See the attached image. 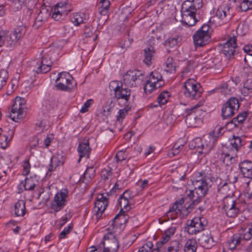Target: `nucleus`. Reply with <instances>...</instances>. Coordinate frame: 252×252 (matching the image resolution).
Segmentation results:
<instances>
[{"label":"nucleus","mask_w":252,"mask_h":252,"mask_svg":"<svg viewBox=\"0 0 252 252\" xmlns=\"http://www.w3.org/2000/svg\"><path fill=\"white\" fill-rule=\"evenodd\" d=\"M129 192V190H126L119 197L118 199V202L121 207V211H123V209H126V210H128L129 209V206H128V199L131 198V196L128 195L126 196V194H128Z\"/></svg>","instance_id":"nucleus-30"},{"label":"nucleus","mask_w":252,"mask_h":252,"mask_svg":"<svg viewBox=\"0 0 252 252\" xmlns=\"http://www.w3.org/2000/svg\"><path fill=\"white\" fill-rule=\"evenodd\" d=\"M173 37H168L165 40V41L163 43L165 47L166 48V51L168 53H170V52L172 51V50L171 49L172 48V47L173 46Z\"/></svg>","instance_id":"nucleus-50"},{"label":"nucleus","mask_w":252,"mask_h":252,"mask_svg":"<svg viewBox=\"0 0 252 252\" xmlns=\"http://www.w3.org/2000/svg\"><path fill=\"white\" fill-rule=\"evenodd\" d=\"M164 70L167 72L171 73L173 68V58L167 57L164 63Z\"/></svg>","instance_id":"nucleus-41"},{"label":"nucleus","mask_w":252,"mask_h":252,"mask_svg":"<svg viewBox=\"0 0 252 252\" xmlns=\"http://www.w3.org/2000/svg\"><path fill=\"white\" fill-rule=\"evenodd\" d=\"M188 95L193 99H197L201 96L203 92L200 84L193 79H189L184 85Z\"/></svg>","instance_id":"nucleus-7"},{"label":"nucleus","mask_w":252,"mask_h":252,"mask_svg":"<svg viewBox=\"0 0 252 252\" xmlns=\"http://www.w3.org/2000/svg\"><path fill=\"white\" fill-rule=\"evenodd\" d=\"M111 171L110 170H105L101 173V178L104 180H108L111 176Z\"/></svg>","instance_id":"nucleus-59"},{"label":"nucleus","mask_w":252,"mask_h":252,"mask_svg":"<svg viewBox=\"0 0 252 252\" xmlns=\"http://www.w3.org/2000/svg\"><path fill=\"white\" fill-rule=\"evenodd\" d=\"M187 225V231L191 234H195L204 229V225L199 218H194L189 221Z\"/></svg>","instance_id":"nucleus-16"},{"label":"nucleus","mask_w":252,"mask_h":252,"mask_svg":"<svg viewBox=\"0 0 252 252\" xmlns=\"http://www.w3.org/2000/svg\"><path fill=\"white\" fill-rule=\"evenodd\" d=\"M182 6L185 7L186 9H189L194 12L202 6V0H187L182 4Z\"/></svg>","instance_id":"nucleus-21"},{"label":"nucleus","mask_w":252,"mask_h":252,"mask_svg":"<svg viewBox=\"0 0 252 252\" xmlns=\"http://www.w3.org/2000/svg\"><path fill=\"white\" fill-rule=\"evenodd\" d=\"M109 87L111 91H114L115 97L120 105H129L130 90L128 88H124L122 82L117 81H111Z\"/></svg>","instance_id":"nucleus-1"},{"label":"nucleus","mask_w":252,"mask_h":252,"mask_svg":"<svg viewBox=\"0 0 252 252\" xmlns=\"http://www.w3.org/2000/svg\"><path fill=\"white\" fill-rule=\"evenodd\" d=\"M252 238V227L250 226L245 229L242 233L233 235L231 239L228 241V248L231 250H234L237 246L242 245L243 241L250 240Z\"/></svg>","instance_id":"nucleus-6"},{"label":"nucleus","mask_w":252,"mask_h":252,"mask_svg":"<svg viewBox=\"0 0 252 252\" xmlns=\"http://www.w3.org/2000/svg\"><path fill=\"white\" fill-rule=\"evenodd\" d=\"M237 46L236 37L233 36L224 44L222 51L225 56L229 59L234 55L235 52V49Z\"/></svg>","instance_id":"nucleus-15"},{"label":"nucleus","mask_w":252,"mask_h":252,"mask_svg":"<svg viewBox=\"0 0 252 252\" xmlns=\"http://www.w3.org/2000/svg\"><path fill=\"white\" fill-rule=\"evenodd\" d=\"M233 159L232 157H230V155L228 154H225L224 155L223 159L222 161L224 164H225L226 165H229V163H231V160Z\"/></svg>","instance_id":"nucleus-60"},{"label":"nucleus","mask_w":252,"mask_h":252,"mask_svg":"<svg viewBox=\"0 0 252 252\" xmlns=\"http://www.w3.org/2000/svg\"><path fill=\"white\" fill-rule=\"evenodd\" d=\"M170 96L168 91H165L162 92L157 98V101L160 105L165 104L168 100V98Z\"/></svg>","instance_id":"nucleus-40"},{"label":"nucleus","mask_w":252,"mask_h":252,"mask_svg":"<svg viewBox=\"0 0 252 252\" xmlns=\"http://www.w3.org/2000/svg\"><path fill=\"white\" fill-rule=\"evenodd\" d=\"M221 89L223 90L222 92L224 94H230L231 92V89H228V84H224L221 86Z\"/></svg>","instance_id":"nucleus-64"},{"label":"nucleus","mask_w":252,"mask_h":252,"mask_svg":"<svg viewBox=\"0 0 252 252\" xmlns=\"http://www.w3.org/2000/svg\"><path fill=\"white\" fill-rule=\"evenodd\" d=\"M195 14V12L189 9H186L185 7L182 6L180 13H176L174 16V19L177 23V28L179 30L181 29L180 26H178V22H181L183 26H187L188 27L194 25L197 22Z\"/></svg>","instance_id":"nucleus-2"},{"label":"nucleus","mask_w":252,"mask_h":252,"mask_svg":"<svg viewBox=\"0 0 252 252\" xmlns=\"http://www.w3.org/2000/svg\"><path fill=\"white\" fill-rule=\"evenodd\" d=\"M240 170L246 178H252V162L249 160L244 161L239 164Z\"/></svg>","instance_id":"nucleus-23"},{"label":"nucleus","mask_w":252,"mask_h":252,"mask_svg":"<svg viewBox=\"0 0 252 252\" xmlns=\"http://www.w3.org/2000/svg\"><path fill=\"white\" fill-rule=\"evenodd\" d=\"M8 77V72L6 70L4 69L0 70V90L5 85Z\"/></svg>","instance_id":"nucleus-43"},{"label":"nucleus","mask_w":252,"mask_h":252,"mask_svg":"<svg viewBox=\"0 0 252 252\" xmlns=\"http://www.w3.org/2000/svg\"><path fill=\"white\" fill-rule=\"evenodd\" d=\"M209 29L210 27L208 25L204 24L198 31L200 32L205 34H210L209 32Z\"/></svg>","instance_id":"nucleus-61"},{"label":"nucleus","mask_w":252,"mask_h":252,"mask_svg":"<svg viewBox=\"0 0 252 252\" xmlns=\"http://www.w3.org/2000/svg\"><path fill=\"white\" fill-rule=\"evenodd\" d=\"M108 194H106V195H104V194H101L99 197H97L94 203V208L97 209L95 215L97 218L101 216L106 209L108 203Z\"/></svg>","instance_id":"nucleus-12"},{"label":"nucleus","mask_w":252,"mask_h":252,"mask_svg":"<svg viewBox=\"0 0 252 252\" xmlns=\"http://www.w3.org/2000/svg\"><path fill=\"white\" fill-rule=\"evenodd\" d=\"M23 28L18 27L5 35L7 46L15 44L21 37Z\"/></svg>","instance_id":"nucleus-17"},{"label":"nucleus","mask_w":252,"mask_h":252,"mask_svg":"<svg viewBox=\"0 0 252 252\" xmlns=\"http://www.w3.org/2000/svg\"><path fill=\"white\" fill-rule=\"evenodd\" d=\"M6 42L5 33L4 31H0V47Z\"/></svg>","instance_id":"nucleus-63"},{"label":"nucleus","mask_w":252,"mask_h":252,"mask_svg":"<svg viewBox=\"0 0 252 252\" xmlns=\"http://www.w3.org/2000/svg\"><path fill=\"white\" fill-rule=\"evenodd\" d=\"M173 236V228L172 227L167 229L163 234L161 241L157 243V248L152 250V252H158L159 248L165 243H167Z\"/></svg>","instance_id":"nucleus-24"},{"label":"nucleus","mask_w":252,"mask_h":252,"mask_svg":"<svg viewBox=\"0 0 252 252\" xmlns=\"http://www.w3.org/2000/svg\"><path fill=\"white\" fill-rule=\"evenodd\" d=\"M51 67V66L48 64H40L37 69L36 72L37 73H45L50 70Z\"/></svg>","instance_id":"nucleus-51"},{"label":"nucleus","mask_w":252,"mask_h":252,"mask_svg":"<svg viewBox=\"0 0 252 252\" xmlns=\"http://www.w3.org/2000/svg\"><path fill=\"white\" fill-rule=\"evenodd\" d=\"M115 106V103L112 98L107 100L106 104L103 107L104 109V111L106 112V116H110L111 113Z\"/></svg>","instance_id":"nucleus-42"},{"label":"nucleus","mask_w":252,"mask_h":252,"mask_svg":"<svg viewBox=\"0 0 252 252\" xmlns=\"http://www.w3.org/2000/svg\"><path fill=\"white\" fill-rule=\"evenodd\" d=\"M144 62L148 65L152 63V61L154 60L155 50L154 48L150 46L146 48L144 50Z\"/></svg>","instance_id":"nucleus-28"},{"label":"nucleus","mask_w":252,"mask_h":252,"mask_svg":"<svg viewBox=\"0 0 252 252\" xmlns=\"http://www.w3.org/2000/svg\"><path fill=\"white\" fill-rule=\"evenodd\" d=\"M51 15V8L50 7H42L35 19L34 26L38 27L41 26L44 21H46Z\"/></svg>","instance_id":"nucleus-18"},{"label":"nucleus","mask_w":252,"mask_h":252,"mask_svg":"<svg viewBox=\"0 0 252 252\" xmlns=\"http://www.w3.org/2000/svg\"><path fill=\"white\" fill-rule=\"evenodd\" d=\"M39 138L38 137H34L32 141L30 143V147L31 149L34 148L37 145H39Z\"/></svg>","instance_id":"nucleus-62"},{"label":"nucleus","mask_w":252,"mask_h":252,"mask_svg":"<svg viewBox=\"0 0 252 252\" xmlns=\"http://www.w3.org/2000/svg\"><path fill=\"white\" fill-rule=\"evenodd\" d=\"M193 42L196 47L203 46L207 44L210 40V34H205L197 31L193 36Z\"/></svg>","instance_id":"nucleus-19"},{"label":"nucleus","mask_w":252,"mask_h":252,"mask_svg":"<svg viewBox=\"0 0 252 252\" xmlns=\"http://www.w3.org/2000/svg\"><path fill=\"white\" fill-rule=\"evenodd\" d=\"M99 5H100L99 8H101L100 13L103 15H106L110 6V1L108 0H100Z\"/></svg>","instance_id":"nucleus-39"},{"label":"nucleus","mask_w":252,"mask_h":252,"mask_svg":"<svg viewBox=\"0 0 252 252\" xmlns=\"http://www.w3.org/2000/svg\"><path fill=\"white\" fill-rule=\"evenodd\" d=\"M197 248V244L194 239H190L186 242L184 252H195Z\"/></svg>","instance_id":"nucleus-36"},{"label":"nucleus","mask_w":252,"mask_h":252,"mask_svg":"<svg viewBox=\"0 0 252 252\" xmlns=\"http://www.w3.org/2000/svg\"><path fill=\"white\" fill-rule=\"evenodd\" d=\"M148 80L152 82V83L157 84L158 88H160L163 85L161 75L159 72L156 70L152 71L150 73Z\"/></svg>","instance_id":"nucleus-29"},{"label":"nucleus","mask_w":252,"mask_h":252,"mask_svg":"<svg viewBox=\"0 0 252 252\" xmlns=\"http://www.w3.org/2000/svg\"><path fill=\"white\" fill-rule=\"evenodd\" d=\"M84 19L80 14L75 13L71 17V22L76 26L83 23Z\"/></svg>","instance_id":"nucleus-46"},{"label":"nucleus","mask_w":252,"mask_h":252,"mask_svg":"<svg viewBox=\"0 0 252 252\" xmlns=\"http://www.w3.org/2000/svg\"><path fill=\"white\" fill-rule=\"evenodd\" d=\"M230 6L228 5L224 8L220 7L216 11V15L221 19H225V20L230 19L232 13L230 12Z\"/></svg>","instance_id":"nucleus-27"},{"label":"nucleus","mask_w":252,"mask_h":252,"mask_svg":"<svg viewBox=\"0 0 252 252\" xmlns=\"http://www.w3.org/2000/svg\"><path fill=\"white\" fill-rule=\"evenodd\" d=\"M239 107L238 100L230 98L223 106L221 110L223 119L232 117Z\"/></svg>","instance_id":"nucleus-9"},{"label":"nucleus","mask_w":252,"mask_h":252,"mask_svg":"<svg viewBox=\"0 0 252 252\" xmlns=\"http://www.w3.org/2000/svg\"><path fill=\"white\" fill-rule=\"evenodd\" d=\"M67 194L68 191L66 189H63L60 191L58 192L51 203L52 209L57 212L63 208L66 204Z\"/></svg>","instance_id":"nucleus-8"},{"label":"nucleus","mask_w":252,"mask_h":252,"mask_svg":"<svg viewBox=\"0 0 252 252\" xmlns=\"http://www.w3.org/2000/svg\"><path fill=\"white\" fill-rule=\"evenodd\" d=\"M94 101L92 99H88L85 102L82 107H81L80 112L82 113H84L88 111V108L93 104Z\"/></svg>","instance_id":"nucleus-52"},{"label":"nucleus","mask_w":252,"mask_h":252,"mask_svg":"<svg viewBox=\"0 0 252 252\" xmlns=\"http://www.w3.org/2000/svg\"><path fill=\"white\" fill-rule=\"evenodd\" d=\"M26 109V100L20 97H16L8 117L13 121L17 122L25 117Z\"/></svg>","instance_id":"nucleus-4"},{"label":"nucleus","mask_w":252,"mask_h":252,"mask_svg":"<svg viewBox=\"0 0 252 252\" xmlns=\"http://www.w3.org/2000/svg\"><path fill=\"white\" fill-rule=\"evenodd\" d=\"M124 106L123 109H121L119 111V115L117 116V121L122 122L123 119L127 114L128 112L130 110L131 106L129 105H123Z\"/></svg>","instance_id":"nucleus-38"},{"label":"nucleus","mask_w":252,"mask_h":252,"mask_svg":"<svg viewBox=\"0 0 252 252\" xmlns=\"http://www.w3.org/2000/svg\"><path fill=\"white\" fill-rule=\"evenodd\" d=\"M10 136L9 137L4 135L1 136L0 137V144L1 145V147L3 149H6L8 146V144L13 137V131H10Z\"/></svg>","instance_id":"nucleus-37"},{"label":"nucleus","mask_w":252,"mask_h":252,"mask_svg":"<svg viewBox=\"0 0 252 252\" xmlns=\"http://www.w3.org/2000/svg\"><path fill=\"white\" fill-rule=\"evenodd\" d=\"M208 190V187H204L202 189H194L190 190L187 196L192 200L193 205L199 203L203 197H204Z\"/></svg>","instance_id":"nucleus-14"},{"label":"nucleus","mask_w":252,"mask_h":252,"mask_svg":"<svg viewBox=\"0 0 252 252\" xmlns=\"http://www.w3.org/2000/svg\"><path fill=\"white\" fill-rule=\"evenodd\" d=\"M37 184V181L35 178H27L25 180L23 186L26 190H32Z\"/></svg>","instance_id":"nucleus-34"},{"label":"nucleus","mask_w":252,"mask_h":252,"mask_svg":"<svg viewBox=\"0 0 252 252\" xmlns=\"http://www.w3.org/2000/svg\"><path fill=\"white\" fill-rule=\"evenodd\" d=\"M238 177L234 174H231L228 176L227 182L229 186L233 187V184L237 182Z\"/></svg>","instance_id":"nucleus-55"},{"label":"nucleus","mask_w":252,"mask_h":252,"mask_svg":"<svg viewBox=\"0 0 252 252\" xmlns=\"http://www.w3.org/2000/svg\"><path fill=\"white\" fill-rule=\"evenodd\" d=\"M235 206L236 204L234 200L227 197L225 198L222 208L227 216L231 218L236 216L239 209Z\"/></svg>","instance_id":"nucleus-13"},{"label":"nucleus","mask_w":252,"mask_h":252,"mask_svg":"<svg viewBox=\"0 0 252 252\" xmlns=\"http://www.w3.org/2000/svg\"><path fill=\"white\" fill-rule=\"evenodd\" d=\"M77 150L79 154L78 162H80L81 158L83 157L89 158L91 149L90 148L88 140L81 142L79 145Z\"/></svg>","instance_id":"nucleus-22"},{"label":"nucleus","mask_w":252,"mask_h":252,"mask_svg":"<svg viewBox=\"0 0 252 252\" xmlns=\"http://www.w3.org/2000/svg\"><path fill=\"white\" fill-rule=\"evenodd\" d=\"M198 176L195 180L192 181V184L195 187L194 189H202L204 187H208V181H210L209 178L203 177L201 173H199Z\"/></svg>","instance_id":"nucleus-25"},{"label":"nucleus","mask_w":252,"mask_h":252,"mask_svg":"<svg viewBox=\"0 0 252 252\" xmlns=\"http://www.w3.org/2000/svg\"><path fill=\"white\" fill-rule=\"evenodd\" d=\"M55 86L59 90L70 92L76 87V83L69 73L62 72L58 74Z\"/></svg>","instance_id":"nucleus-3"},{"label":"nucleus","mask_w":252,"mask_h":252,"mask_svg":"<svg viewBox=\"0 0 252 252\" xmlns=\"http://www.w3.org/2000/svg\"><path fill=\"white\" fill-rule=\"evenodd\" d=\"M15 215L16 216H23L26 214L25 202L22 200H19L15 204Z\"/></svg>","instance_id":"nucleus-32"},{"label":"nucleus","mask_w":252,"mask_h":252,"mask_svg":"<svg viewBox=\"0 0 252 252\" xmlns=\"http://www.w3.org/2000/svg\"><path fill=\"white\" fill-rule=\"evenodd\" d=\"M104 242L100 244L104 248L103 252H116L119 247V243L116 237L111 233L104 236Z\"/></svg>","instance_id":"nucleus-10"},{"label":"nucleus","mask_w":252,"mask_h":252,"mask_svg":"<svg viewBox=\"0 0 252 252\" xmlns=\"http://www.w3.org/2000/svg\"><path fill=\"white\" fill-rule=\"evenodd\" d=\"M144 74L139 70H130L124 75V84L128 87H136L140 84L143 79Z\"/></svg>","instance_id":"nucleus-5"},{"label":"nucleus","mask_w":252,"mask_h":252,"mask_svg":"<svg viewBox=\"0 0 252 252\" xmlns=\"http://www.w3.org/2000/svg\"><path fill=\"white\" fill-rule=\"evenodd\" d=\"M94 29L92 27H86L84 30V33L85 36L87 37H90L93 35Z\"/></svg>","instance_id":"nucleus-58"},{"label":"nucleus","mask_w":252,"mask_h":252,"mask_svg":"<svg viewBox=\"0 0 252 252\" xmlns=\"http://www.w3.org/2000/svg\"><path fill=\"white\" fill-rule=\"evenodd\" d=\"M252 5V2L249 0H243L240 5V8L242 11H246Z\"/></svg>","instance_id":"nucleus-53"},{"label":"nucleus","mask_w":252,"mask_h":252,"mask_svg":"<svg viewBox=\"0 0 252 252\" xmlns=\"http://www.w3.org/2000/svg\"><path fill=\"white\" fill-rule=\"evenodd\" d=\"M184 198L182 197L179 201H176L174 202V206L176 205L177 207L176 209H174V211L176 212H181V208L183 204L184 203Z\"/></svg>","instance_id":"nucleus-57"},{"label":"nucleus","mask_w":252,"mask_h":252,"mask_svg":"<svg viewBox=\"0 0 252 252\" xmlns=\"http://www.w3.org/2000/svg\"><path fill=\"white\" fill-rule=\"evenodd\" d=\"M64 161V156L62 154H57L56 155H54L51 158V163L48 170L52 171L57 166L63 164Z\"/></svg>","instance_id":"nucleus-26"},{"label":"nucleus","mask_w":252,"mask_h":252,"mask_svg":"<svg viewBox=\"0 0 252 252\" xmlns=\"http://www.w3.org/2000/svg\"><path fill=\"white\" fill-rule=\"evenodd\" d=\"M157 86V84L152 83V82L148 80L144 87V91L146 93H151L154 90L158 88Z\"/></svg>","instance_id":"nucleus-45"},{"label":"nucleus","mask_w":252,"mask_h":252,"mask_svg":"<svg viewBox=\"0 0 252 252\" xmlns=\"http://www.w3.org/2000/svg\"><path fill=\"white\" fill-rule=\"evenodd\" d=\"M69 4L66 2L57 3L52 15V18L58 21L61 19L63 15H67L71 11L68 8Z\"/></svg>","instance_id":"nucleus-11"},{"label":"nucleus","mask_w":252,"mask_h":252,"mask_svg":"<svg viewBox=\"0 0 252 252\" xmlns=\"http://www.w3.org/2000/svg\"><path fill=\"white\" fill-rule=\"evenodd\" d=\"M242 93L244 94H248L250 93H252V80L248 79L244 83V88L242 90Z\"/></svg>","instance_id":"nucleus-44"},{"label":"nucleus","mask_w":252,"mask_h":252,"mask_svg":"<svg viewBox=\"0 0 252 252\" xmlns=\"http://www.w3.org/2000/svg\"><path fill=\"white\" fill-rule=\"evenodd\" d=\"M95 169L93 165L87 167L83 177L81 178L83 182H89L95 175Z\"/></svg>","instance_id":"nucleus-33"},{"label":"nucleus","mask_w":252,"mask_h":252,"mask_svg":"<svg viewBox=\"0 0 252 252\" xmlns=\"http://www.w3.org/2000/svg\"><path fill=\"white\" fill-rule=\"evenodd\" d=\"M200 241L203 247L207 249L213 246L214 243L212 236L209 233L203 234L200 238Z\"/></svg>","instance_id":"nucleus-35"},{"label":"nucleus","mask_w":252,"mask_h":252,"mask_svg":"<svg viewBox=\"0 0 252 252\" xmlns=\"http://www.w3.org/2000/svg\"><path fill=\"white\" fill-rule=\"evenodd\" d=\"M122 212V211H121V212L114 217L115 219L120 220V223H121L123 221L126 222L128 219V216L125 214V212Z\"/></svg>","instance_id":"nucleus-54"},{"label":"nucleus","mask_w":252,"mask_h":252,"mask_svg":"<svg viewBox=\"0 0 252 252\" xmlns=\"http://www.w3.org/2000/svg\"><path fill=\"white\" fill-rule=\"evenodd\" d=\"M31 165L28 160H26L23 164V174L27 175L30 173Z\"/></svg>","instance_id":"nucleus-56"},{"label":"nucleus","mask_w":252,"mask_h":252,"mask_svg":"<svg viewBox=\"0 0 252 252\" xmlns=\"http://www.w3.org/2000/svg\"><path fill=\"white\" fill-rule=\"evenodd\" d=\"M228 185L229 184L225 182L220 187L221 191L225 194L227 197H229L233 195V189H228L227 190V187Z\"/></svg>","instance_id":"nucleus-49"},{"label":"nucleus","mask_w":252,"mask_h":252,"mask_svg":"<svg viewBox=\"0 0 252 252\" xmlns=\"http://www.w3.org/2000/svg\"><path fill=\"white\" fill-rule=\"evenodd\" d=\"M247 116V113L246 112H243V113L240 114L237 116V117L234 118L231 120V123L232 124H234L235 126L237 125L236 124V122L237 121L239 123H242L245 120Z\"/></svg>","instance_id":"nucleus-47"},{"label":"nucleus","mask_w":252,"mask_h":252,"mask_svg":"<svg viewBox=\"0 0 252 252\" xmlns=\"http://www.w3.org/2000/svg\"><path fill=\"white\" fill-rule=\"evenodd\" d=\"M72 227L73 226L71 224L65 227L64 229L59 234V238L60 239L64 238L71 231Z\"/></svg>","instance_id":"nucleus-48"},{"label":"nucleus","mask_w":252,"mask_h":252,"mask_svg":"<svg viewBox=\"0 0 252 252\" xmlns=\"http://www.w3.org/2000/svg\"><path fill=\"white\" fill-rule=\"evenodd\" d=\"M176 184L177 186H184L183 183L184 182L186 176V171L185 167L177 168L176 169Z\"/></svg>","instance_id":"nucleus-31"},{"label":"nucleus","mask_w":252,"mask_h":252,"mask_svg":"<svg viewBox=\"0 0 252 252\" xmlns=\"http://www.w3.org/2000/svg\"><path fill=\"white\" fill-rule=\"evenodd\" d=\"M199 106V105L198 104H196L194 107L190 108L189 109V112L186 116V122L189 126L196 127V120L199 119L197 118V116L195 113L197 111H199L196 110V108Z\"/></svg>","instance_id":"nucleus-20"}]
</instances>
